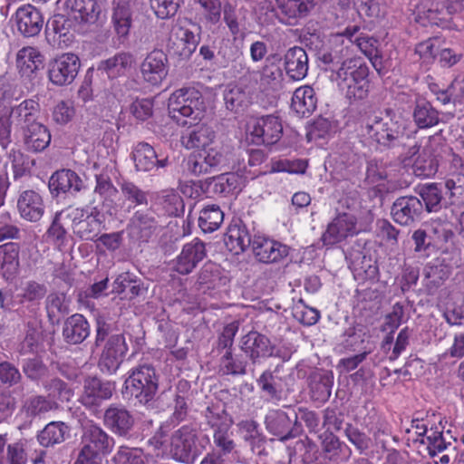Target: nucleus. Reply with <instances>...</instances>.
I'll use <instances>...</instances> for the list:
<instances>
[{"label": "nucleus", "instance_id": "56", "mask_svg": "<svg viewBox=\"0 0 464 464\" xmlns=\"http://www.w3.org/2000/svg\"><path fill=\"white\" fill-rule=\"evenodd\" d=\"M241 179L235 174L221 175L214 185L213 191L224 197H231L240 192Z\"/></svg>", "mask_w": 464, "mask_h": 464}, {"label": "nucleus", "instance_id": "46", "mask_svg": "<svg viewBox=\"0 0 464 464\" xmlns=\"http://www.w3.org/2000/svg\"><path fill=\"white\" fill-rule=\"evenodd\" d=\"M248 363L245 354H234L233 351L225 352L220 358V372L226 375H245Z\"/></svg>", "mask_w": 464, "mask_h": 464}, {"label": "nucleus", "instance_id": "51", "mask_svg": "<svg viewBox=\"0 0 464 464\" xmlns=\"http://www.w3.org/2000/svg\"><path fill=\"white\" fill-rule=\"evenodd\" d=\"M438 160L427 150L423 149L412 165V171L416 177L430 178L438 171Z\"/></svg>", "mask_w": 464, "mask_h": 464}, {"label": "nucleus", "instance_id": "22", "mask_svg": "<svg viewBox=\"0 0 464 464\" xmlns=\"http://www.w3.org/2000/svg\"><path fill=\"white\" fill-rule=\"evenodd\" d=\"M44 55L35 47L26 46L16 53V68L22 77L31 79L44 67Z\"/></svg>", "mask_w": 464, "mask_h": 464}, {"label": "nucleus", "instance_id": "32", "mask_svg": "<svg viewBox=\"0 0 464 464\" xmlns=\"http://www.w3.org/2000/svg\"><path fill=\"white\" fill-rule=\"evenodd\" d=\"M20 245L8 242L0 245V275L6 281L13 280L19 273Z\"/></svg>", "mask_w": 464, "mask_h": 464}, {"label": "nucleus", "instance_id": "18", "mask_svg": "<svg viewBox=\"0 0 464 464\" xmlns=\"http://www.w3.org/2000/svg\"><path fill=\"white\" fill-rule=\"evenodd\" d=\"M252 252L257 261L273 264L285 258L289 254V247L265 236L255 235L252 241Z\"/></svg>", "mask_w": 464, "mask_h": 464}, {"label": "nucleus", "instance_id": "64", "mask_svg": "<svg viewBox=\"0 0 464 464\" xmlns=\"http://www.w3.org/2000/svg\"><path fill=\"white\" fill-rule=\"evenodd\" d=\"M239 324L237 321L225 325L218 334L216 343V349L218 353L231 352L233 350L234 339L238 331Z\"/></svg>", "mask_w": 464, "mask_h": 464}, {"label": "nucleus", "instance_id": "60", "mask_svg": "<svg viewBox=\"0 0 464 464\" xmlns=\"http://www.w3.org/2000/svg\"><path fill=\"white\" fill-rule=\"evenodd\" d=\"M344 433L348 440L356 448L360 453L368 450L372 443V439L359 428L351 423H346Z\"/></svg>", "mask_w": 464, "mask_h": 464}, {"label": "nucleus", "instance_id": "3", "mask_svg": "<svg viewBox=\"0 0 464 464\" xmlns=\"http://www.w3.org/2000/svg\"><path fill=\"white\" fill-rule=\"evenodd\" d=\"M114 443V439L98 424L83 427L82 449L74 464H102V457L112 451Z\"/></svg>", "mask_w": 464, "mask_h": 464}, {"label": "nucleus", "instance_id": "7", "mask_svg": "<svg viewBox=\"0 0 464 464\" xmlns=\"http://www.w3.org/2000/svg\"><path fill=\"white\" fill-rule=\"evenodd\" d=\"M233 156L232 153H225L222 150L206 148L197 155L188 158V169L197 176L217 170L227 172L235 168Z\"/></svg>", "mask_w": 464, "mask_h": 464}, {"label": "nucleus", "instance_id": "61", "mask_svg": "<svg viewBox=\"0 0 464 464\" xmlns=\"http://www.w3.org/2000/svg\"><path fill=\"white\" fill-rule=\"evenodd\" d=\"M293 315L298 322L306 326L315 324L320 318L319 311L306 305L303 299H299L294 305Z\"/></svg>", "mask_w": 464, "mask_h": 464}, {"label": "nucleus", "instance_id": "1", "mask_svg": "<svg viewBox=\"0 0 464 464\" xmlns=\"http://www.w3.org/2000/svg\"><path fill=\"white\" fill-rule=\"evenodd\" d=\"M210 444L197 422H189L174 430L169 438V453L172 459L182 464H193Z\"/></svg>", "mask_w": 464, "mask_h": 464}, {"label": "nucleus", "instance_id": "55", "mask_svg": "<svg viewBox=\"0 0 464 464\" xmlns=\"http://www.w3.org/2000/svg\"><path fill=\"white\" fill-rule=\"evenodd\" d=\"M8 159L12 164L15 179L30 174L31 169L34 165V160L30 159L20 150L12 149L8 153Z\"/></svg>", "mask_w": 464, "mask_h": 464}, {"label": "nucleus", "instance_id": "6", "mask_svg": "<svg viewBox=\"0 0 464 464\" xmlns=\"http://www.w3.org/2000/svg\"><path fill=\"white\" fill-rule=\"evenodd\" d=\"M369 67L364 63L352 64L337 70L329 78L345 92V97L352 100H363L368 96L370 82L368 80Z\"/></svg>", "mask_w": 464, "mask_h": 464}, {"label": "nucleus", "instance_id": "44", "mask_svg": "<svg viewBox=\"0 0 464 464\" xmlns=\"http://www.w3.org/2000/svg\"><path fill=\"white\" fill-rule=\"evenodd\" d=\"M133 63V57L129 53H118L112 57L102 61L98 65V71L107 74L109 78H117L125 74Z\"/></svg>", "mask_w": 464, "mask_h": 464}, {"label": "nucleus", "instance_id": "23", "mask_svg": "<svg viewBox=\"0 0 464 464\" xmlns=\"http://www.w3.org/2000/svg\"><path fill=\"white\" fill-rule=\"evenodd\" d=\"M84 188L82 180L71 169H61L54 172L49 180L51 193L58 197L61 194L74 195Z\"/></svg>", "mask_w": 464, "mask_h": 464}, {"label": "nucleus", "instance_id": "26", "mask_svg": "<svg viewBox=\"0 0 464 464\" xmlns=\"http://www.w3.org/2000/svg\"><path fill=\"white\" fill-rule=\"evenodd\" d=\"M284 67L286 75L294 81L303 80L308 72V55L304 48L294 46L284 55Z\"/></svg>", "mask_w": 464, "mask_h": 464}, {"label": "nucleus", "instance_id": "20", "mask_svg": "<svg viewBox=\"0 0 464 464\" xmlns=\"http://www.w3.org/2000/svg\"><path fill=\"white\" fill-rule=\"evenodd\" d=\"M276 5L278 19L288 25L296 24L314 7V4L310 0H276Z\"/></svg>", "mask_w": 464, "mask_h": 464}, {"label": "nucleus", "instance_id": "24", "mask_svg": "<svg viewBox=\"0 0 464 464\" xmlns=\"http://www.w3.org/2000/svg\"><path fill=\"white\" fill-rule=\"evenodd\" d=\"M19 133L24 149L30 152H41L51 142V133L48 128L39 121Z\"/></svg>", "mask_w": 464, "mask_h": 464}, {"label": "nucleus", "instance_id": "59", "mask_svg": "<svg viewBox=\"0 0 464 464\" xmlns=\"http://www.w3.org/2000/svg\"><path fill=\"white\" fill-rule=\"evenodd\" d=\"M22 370L32 382L42 381L48 373V368L39 357L28 358L23 362Z\"/></svg>", "mask_w": 464, "mask_h": 464}, {"label": "nucleus", "instance_id": "34", "mask_svg": "<svg viewBox=\"0 0 464 464\" xmlns=\"http://www.w3.org/2000/svg\"><path fill=\"white\" fill-rule=\"evenodd\" d=\"M237 427L244 440L250 446L251 450L258 456H266V439L259 430V424L254 420H243L237 423Z\"/></svg>", "mask_w": 464, "mask_h": 464}, {"label": "nucleus", "instance_id": "63", "mask_svg": "<svg viewBox=\"0 0 464 464\" xmlns=\"http://www.w3.org/2000/svg\"><path fill=\"white\" fill-rule=\"evenodd\" d=\"M344 338L342 341L343 347L352 352H362L364 350H369L365 343V333L362 330H356L354 327H349L346 329L343 334Z\"/></svg>", "mask_w": 464, "mask_h": 464}, {"label": "nucleus", "instance_id": "38", "mask_svg": "<svg viewBox=\"0 0 464 464\" xmlns=\"http://www.w3.org/2000/svg\"><path fill=\"white\" fill-rule=\"evenodd\" d=\"M216 138L215 130L206 124L196 125L181 136V144L188 150L206 149L213 143Z\"/></svg>", "mask_w": 464, "mask_h": 464}, {"label": "nucleus", "instance_id": "49", "mask_svg": "<svg viewBox=\"0 0 464 464\" xmlns=\"http://www.w3.org/2000/svg\"><path fill=\"white\" fill-rule=\"evenodd\" d=\"M431 239L432 247L446 251L450 246H453L455 234L447 223H436L431 226L429 233Z\"/></svg>", "mask_w": 464, "mask_h": 464}, {"label": "nucleus", "instance_id": "31", "mask_svg": "<svg viewBox=\"0 0 464 464\" xmlns=\"http://www.w3.org/2000/svg\"><path fill=\"white\" fill-rule=\"evenodd\" d=\"M334 374L331 371L320 370L309 377V393L312 401L324 403L332 393Z\"/></svg>", "mask_w": 464, "mask_h": 464}, {"label": "nucleus", "instance_id": "37", "mask_svg": "<svg viewBox=\"0 0 464 464\" xmlns=\"http://www.w3.org/2000/svg\"><path fill=\"white\" fill-rule=\"evenodd\" d=\"M70 304V298L63 292H53L46 296L45 310L52 325L59 324L62 319L69 314Z\"/></svg>", "mask_w": 464, "mask_h": 464}, {"label": "nucleus", "instance_id": "41", "mask_svg": "<svg viewBox=\"0 0 464 464\" xmlns=\"http://www.w3.org/2000/svg\"><path fill=\"white\" fill-rule=\"evenodd\" d=\"M314 90L310 86L297 88L292 97L291 107L300 117H308L316 108Z\"/></svg>", "mask_w": 464, "mask_h": 464}, {"label": "nucleus", "instance_id": "17", "mask_svg": "<svg viewBox=\"0 0 464 464\" xmlns=\"http://www.w3.org/2000/svg\"><path fill=\"white\" fill-rule=\"evenodd\" d=\"M169 72L168 55L161 49L150 52L140 63L143 80L151 85H159Z\"/></svg>", "mask_w": 464, "mask_h": 464}, {"label": "nucleus", "instance_id": "4", "mask_svg": "<svg viewBox=\"0 0 464 464\" xmlns=\"http://www.w3.org/2000/svg\"><path fill=\"white\" fill-rule=\"evenodd\" d=\"M401 118L392 108H386L370 118L362 128L363 134L378 144L390 148L403 135L404 128Z\"/></svg>", "mask_w": 464, "mask_h": 464}, {"label": "nucleus", "instance_id": "14", "mask_svg": "<svg viewBox=\"0 0 464 464\" xmlns=\"http://www.w3.org/2000/svg\"><path fill=\"white\" fill-rule=\"evenodd\" d=\"M128 345L123 334L111 335L106 341L99 359V367L102 372L115 373L124 361Z\"/></svg>", "mask_w": 464, "mask_h": 464}, {"label": "nucleus", "instance_id": "58", "mask_svg": "<svg viewBox=\"0 0 464 464\" xmlns=\"http://www.w3.org/2000/svg\"><path fill=\"white\" fill-rule=\"evenodd\" d=\"M232 426H223L219 429L213 430V442L218 452L227 455L234 451L236 443L233 440V432L231 431Z\"/></svg>", "mask_w": 464, "mask_h": 464}, {"label": "nucleus", "instance_id": "43", "mask_svg": "<svg viewBox=\"0 0 464 464\" xmlns=\"http://www.w3.org/2000/svg\"><path fill=\"white\" fill-rule=\"evenodd\" d=\"M440 111L425 98L417 102L413 108L412 118L420 129H428L440 122Z\"/></svg>", "mask_w": 464, "mask_h": 464}, {"label": "nucleus", "instance_id": "36", "mask_svg": "<svg viewBox=\"0 0 464 464\" xmlns=\"http://www.w3.org/2000/svg\"><path fill=\"white\" fill-rule=\"evenodd\" d=\"M70 436V427L63 421H51L37 433L39 444L44 448H53L64 442Z\"/></svg>", "mask_w": 464, "mask_h": 464}, {"label": "nucleus", "instance_id": "53", "mask_svg": "<svg viewBox=\"0 0 464 464\" xmlns=\"http://www.w3.org/2000/svg\"><path fill=\"white\" fill-rule=\"evenodd\" d=\"M42 332L38 325L34 322L26 324L25 335L19 344V353L21 354L35 353L41 345Z\"/></svg>", "mask_w": 464, "mask_h": 464}, {"label": "nucleus", "instance_id": "28", "mask_svg": "<svg viewBox=\"0 0 464 464\" xmlns=\"http://www.w3.org/2000/svg\"><path fill=\"white\" fill-rule=\"evenodd\" d=\"M39 103L33 99H26L18 105L11 107L6 115L17 126L18 132L38 121Z\"/></svg>", "mask_w": 464, "mask_h": 464}, {"label": "nucleus", "instance_id": "40", "mask_svg": "<svg viewBox=\"0 0 464 464\" xmlns=\"http://www.w3.org/2000/svg\"><path fill=\"white\" fill-rule=\"evenodd\" d=\"M66 7L75 20L89 24L96 22L101 13L96 0H67Z\"/></svg>", "mask_w": 464, "mask_h": 464}, {"label": "nucleus", "instance_id": "11", "mask_svg": "<svg viewBox=\"0 0 464 464\" xmlns=\"http://www.w3.org/2000/svg\"><path fill=\"white\" fill-rule=\"evenodd\" d=\"M239 347L253 366L260 363L262 359L280 356L279 350L271 340L256 331H250L242 336Z\"/></svg>", "mask_w": 464, "mask_h": 464}, {"label": "nucleus", "instance_id": "50", "mask_svg": "<svg viewBox=\"0 0 464 464\" xmlns=\"http://www.w3.org/2000/svg\"><path fill=\"white\" fill-rule=\"evenodd\" d=\"M346 259L350 262V267L359 275L365 274L366 277H374L378 272L377 266L372 263L371 256L360 250L349 251Z\"/></svg>", "mask_w": 464, "mask_h": 464}, {"label": "nucleus", "instance_id": "5", "mask_svg": "<svg viewBox=\"0 0 464 464\" xmlns=\"http://www.w3.org/2000/svg\"><path fill=\"white\" fill-rule=\"evenodd\" d=\"M168 110L170 116L179 122L181 118L200 120L206 105L202 93L194 87H183L175 91L169 99Z\"/></svg>", "mask_w": 464, "mask_h": 464}, {"label": "nucleus", "instance_id": "25", "mask_svg": "<svg viewBox=\"0 0 464 464\" xmlns=\"http://www.w3.org/2000/svg\"><path fill=\"white\" fill-rule=\"evenodd\" d=\"M90 332L87 319L81 314H73L63 321L62 336L67 344L77 345L87 339Z\"/></svg>", "mask_w": 464, "mask_h": 464}, {"label": "nucleus", "instance_id": "8", "mask_svg": "<svg viewBox=\"0 0 464 464\" xmlns=\"http://www.w3.org/2000/svg\"><path fill=\"white\" fill-rule=\"evenodd\" d=\"M264 423L266 430L281 441L294 439L303 432L296 411L290 408L289 411L270 410L265 416Z\"/></svg>", "mask_w": 464, "mask_h": 464}, {"label": "nucleus", "instance_id": "45", "mask_svg": "<svg viewBox=\"0 0 464 464\" xmlns=\"http://www.w3.org/2000/svg\"><path fill=\"white\" fill-rule=\"evenodd\" d=\"M415 20L422 26L436 25L445 28L448 27L449 24V17H446L440 2H431L430 5H424L418 11Z\"/></svg>", "mask_w": 464, "mask_h": 464}, {"label": "nucleus", "instance_id": "16", "mask_svg": "<svg viewBox=\"0 0 464 464\" xmlns=\"http://www.w3.org/2000/svg\"><path fill=\"white\" fill-rule=\"evenodd\" d=\"M207 256L205 243L199 238L183 246L181 252L173 260L172 270L182 276L189 275Z\"/></svg>", "mask_w": 464, "mask_h": 464}, {"label": "nucleus", "instance_id": "54", "mask_svg": "<svg viewBox=\"0 0 464 464\" xmlns=\"http://www.w3.org/2000/svg\"><path fill=\"white\" fill-rule=\"evenodd\" d=\"M43 387L48 392L46 397L53 401H69L72 396V391L68 383L55 377L43 382Z\"/></svg>", "mask_w": 464, "mask_h": 464}, {"label": "nucleus", "instance_id": "47", "mask_svg": "<svg viewBox=\"0 0 464 464\" xmlns=\"http://www.w3.org/2000/svg\"><path fill=\"white\" fill-rule=\"evenodd\" d=\"M224 101L227 110L233 112H239L247 107L249 96L244 88L235 84H228L224 91Z\"/></svg>", "mask_w": 464, "mask_h": 464}, {"label": "nucleus", "instance_id": "35", "mask_svg": "<svg viewBox=\"0 0 464 464\" xmlns=\"http://www.w3.org/2000/svg\"><path fill=\"white\" fill-rule=\"evenodd\" d=\"M422 274L424 292L432 295L450 276V268L440 262L429 263L424 266Z\"/></svg>", "mask_w": 464, "mask_h": 464}, {"label": "nucleus", "instance_id": "15", "mask_svg": "<svg viewBox=\"0 0 464 464\" xmlns=\"http://www.w3.org/2000/svg\"><path fill=\"white\" fill-rule=\"evenodd\" d=\"M103 425L118 437L130 438L134 429L135 418L125 406L112 403L104 411Z\"/></svg>", "mask_w": 464, "mask_h": 464}, {"label": "nucleus", "instance_id": "30", "mask_svg": "<svg viewBox=\"0 0 464 464\" xmlns=\"http://www.w3.org/2000/svg\"><path fill=\"white\" fill-rule=\"evenodd\" d=\"M156 228L157 222L151 213L139 210L131 218L128 232L131 239L146 243L151 238Z\"/></svg>", "mask_w": 464, "mask_h": 464}, {"label": "nucleus", "instance_id": "9", "mask_svg": "<svg viewBox=\"0 0 464 464\" xmlns=\"http://www.w3.org/2000/svg\"><path fill=\"white\" fill-rule=\"evenodd\" d=\"M283 135L279 117L270 114L251 119L247 123V139L256 145L270 146L277 143Z\"/></svg>", "mask_w": 464, "mask_h": 464}, {"label": "nucleus", "instance_id": "12", "mask_svg": "<svg viewBox=\"0 0 464 464\" xmlns=\"http://www.w3.org/2000/svg\"><path fill=\"white\" fill-rule=\"evenodd\" d=\"M81 67L78 55L72 53H63L48 63V79L56 86H66L73 82Z\"/></svg>", "mask_w": 464, "mask_h": 464}, {"label": "nucleus", "instance_id": "13", "mask_svg": "<svg viewBox=\"0 0 464 464\" xmlns=\"http://www.w3.org/2000/svg\"><path fill=\"white\" fill-rule=\"evenodd\" d=\"M114 391V382L105 381L96 376L87 377L84 380L79 401L85 408L97 412L101 404L112 397Z\"/></svg>", "mask_w": 464, "mask_h": 464}, {"label": "nucleus", "instance_id": "42", "mask_svg": "<svg viewBox=\"0 0 464 464\" xmlns=\"http://www.w3.org/2000/svg\"><path fill=\"white\" fill-rule=\"evenodd\" d=\"M58 403L45 395H32L28 397L22 407V411L31 419L41 418L46 413L57 410Z\"/></svg>", "mask_w": 464, "mask_h": 464}, {"label": "nucleus", "instance_id": "29", "mask_svg": "<svg viewBox=\"0 0 464 464\" xmlns=\"http://www.w3.org/2000/svg\"><path fill=\"white\" fill-rule=\"evenodd\" d=\"M283 364H277L273 370L264 371L256 379L261 392L270 401H279L284 392L283 378L279 375Z\"/></svg>", "mask_w": 464, "mask_h": 464}, {"label": "nucleus", "instance_id": "10", "mask_svg": "<svg viewBox=\"0 0 464 464\" xmlns=\"http://www.w3.org/2000/svg\"><path fill=\"white\" fill-rule=\"evenodd\" d=\"M315 55L318 66L324 71H329L331 74L353 63L348 57L349 47L344 44L341 35H332L329 44L318 50Z\"/></svg>", "mask_w": 464, "mask_h": 464}, {"label": "nucleus", "instance_id": "33", "mask_svg": "<svg viewBox=\"0 0 464 464\" xmlns=\"http://www.w3.org/2000/svg\"><path fill=\"white\" fill-rule=\"evenodd\" d=\"M253 237L241 219L235 221L228 227L225 237V244L236 255L245 252L252 247Z\"/></svg>", "mask_w": 464, "mask_h": 464}, {"label": "nucleus", "instance_id": "57", "mask_svg": "<svg viewBox=\"0 0 464 464\" xmlns=\"http://www.w3.org/2000/svg\"><path fill=\"white\" fill-rule=\"evenodd\" d=\"M204 418L207 424L213 430H218L223 426H232L233 421L226 410L218 405L207 407L204 411Z\"/></svg>", "mask_w": 464, "mask_h": 464}, {"label": "nucleus", "instance_id": "27", "mask_svg": "<svg viewBox=\"0 0 464 464\" xmlns=\"http://www.w3.org/2000/svg\"><path fill=\"white\" fill-rule=\"evenodd\" d=\"M132 160L138 171L148 172L156 168H164L168 165L169 160L165 159H158V155L154 148L147 142H139L132 151Z\"/></svg>", "mask_w": 464, "mask_h": 464}, {"label": "nucleus", "instance_id": "62", "mask_svg": "<svg viewBox=\"0 0 464 464\" xmlns=\"http://www.w3.org/2000/svg\"><path fill=\"white\" fill-rule=\"evenodd\" d=\"M114 459L117 464H148L149 456L141 449L121 447Z\"/></svg>", "mask_w": 464, "mask_h": 464}, {"label": "nucleus", "instance_id": "21", "mask_svg": "<svg viewBox=\"0 0 464 464\" xmlns=\"http://www.w3.org/2000/svg\"><path fill=\"white\" fill-rule=\"evenodd\" d=\"M16 25L18 32L24 37H34L40 34L44 25L41 12L31 5L17 9Z\"/></svg>", "mask_w": 464, "mask_h": 464}, {"label": "nucleus", "instance_id": "48", "mask_svg": "<svg viewBox=\"0 0 464 464\" xmlns=\"http://www.w3.org/2000/svg\"><path fill=\"white\" fill-rule=\"evenodd\" d=\"M224 220V212L218 205H207L198 218V225L203 232L210 233L217 230Z\"/></svg>", "mask_w": 464, "mask_h": 464}, {"label": "nucleus", "instance_id": "2", "mask_svg": "<svg viewBox=\"0 0 464 464\" xmlns=\"http://www.w3.org/2000/svg\"><path fill=\"white\" fill-rule=\"evenodd\" d=\"M160 375L151 364L144 363L133 367L128 372L124 386L137 402L147 409H157L159 402L166 395L161 392L157 396Z\"/></svg>", "mask_w": 464, "mask_h": 464}, {"label": "nucleus", "instance_id": "52", "mask_svg": "<svg viewBox=\"0 0 464 464\" xmlns=\"http://www.w3.org/2000/svg\"><path fill=\"white\" fill-rule=\"evenodd\" d=\"M354 42L362 53L369 58L372 65L378 69V66L382 64L379 41L372 36L361 34L360 36L355 38Z\"/></svg>", "mask_w": 464, "mask_h": 464}, {"label": "nucleus", "instance_id": "39", "mask_svg": "<svg viewBox=\"0 0 464 464\" xmlns=\"http://www.w3.org/2000/svg\"><path fill=\"white\" fill-rule=\"evenodd\" d=\"M227 284V277L222 276L221 268L213 262H207L201 267L197 276L196 285L198 290L218 288Z\"/></svg>", "mask_w": 464, "mask_h": 464}, {"label": "nucleus", "instance_id": "19", "mask_svg": "<svg viewBox=\"0 0 464 464\" xmlns=\"http://www.w3.org/2000/svg\"><path fill=\"white\" fill-rule=\"evenodd\" d=\"M115 6L111 17L113 30L121 43H124L130 34L138 0H114Z\"/></svg>", "mask_w": 464, "mask_h": 464}]
</instances>
